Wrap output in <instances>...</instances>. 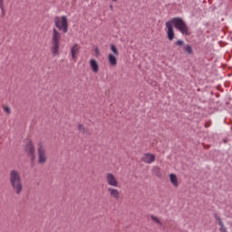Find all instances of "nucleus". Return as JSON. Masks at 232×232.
Returning a JSON list of instances; mask_svg holds the SVG:
<instances>
[{
    "label": "nucleus",
    "mask_w": 232,
    "mask_h": 232,
    "mask_svg": "<svg viewBox=\"0 0 232 232\" xmlns=\"http://www.w3.org/2000/svg\"><path fill=\"white\" fill-rule=\"evenodd\" d=\"M165 26L167 28V37L169 41H173L175 39V29L179 30L182 35H191L189 27L184 19L180 17H174L170 21L166 22ZM174 26V28H173Z\"/></svg>",
    "instance_id": "obj_1"
},
{
    "label": "nucleus",
    "mask_w": 232,
    "mask_h": 232,
    "mask_svg": "<svg viewBox=\"0 0 232 232\" xmlns=\"http://www.w3.org/2000/svg\"><path fill=\"white\" fill-rule=\"evenodd\" d=\"M9 183L15 195L23 193V178L21 172L16 169H12L9 173Z\"/></svg>",
    "instance_id": "obj_2"
},
{
    "label": "nucleus",
    "mask_w": 232,
    "mask_h": 232,
    "mask_svg": "<svg viewBox=\"0 0 232 232\" xmlns=\"http://www.w3.org/2000/svg\"><path fill=\"white\" fill-rule=\"evenodd\" d=\"M59 48H61V33H59L57 29H53L51 46V53H53V57H57V55H59Z\"/></svg>",
    "instance_id": "obj_3"
},
{
    "label": "nucleus",
    "mask_w": 232,
    "mask_h": 232,
    "mask_svg": "<svg viewBox=\"0 0 232 232\" xmlns=\"http://www.w3.org/2000/svg\"><path fill=\"white\" fill-rule=\"evenodd\" d=\"M54 24L58 30L63 34H68V17L66 16H56L54 18Z\"/></svg>",
    "instance_id": "obj_4"
},
{
    "label": "nucleus",
    "mask_w": 232,
    "mask_h": 232,
    "mask_svg": "<svg viewBox=\"0 0 232 232\" xmlns=\"http://www.w3.org/2000/svg\"><path fill=\"white\" fill-rule=\"evenodd\" d=\"M38 164H46L48 161V153L46 152V147L43 142H39L37 145Z\"/></svg>",
    "instance_id": "obj_5"
},
{
    "label": "nucleus",
    "mask_w": 232,
    "mask_h": 232,
    "mask_svg": "<svg viewBox=\"0 0 232 232\" xmlns=\"http://www.w3.org/2000/svg\"><path fill=\"white\" fill-rule=\"evenodd\" d=\"M111 50L112 53L108 55V61L110 66H116L117 65V57H119V50L115 44H111Z\"/></svg>",
    "instance_id": "obj_6"
},
{
    "label": "nucleus",
    "mask_w": 232,
    "mask_h": 232,
    "mask_svg": "<svg viewBox=\"0 0 232 232\" xmlns=\"http://www.w3.org/2000/svg\"><path fill=\"white\" fill-rule=\"evenodd\" d=\"M105 180L110 188H119V179H117L115 174L111 172L106 173Z\"/></svg>",
    "instance_id": "obj_7"
},
{
    "label": "nucleus",
    "mask_w": 232,
    "mask_h": 232,
    "mask_svg": "<svg viewBox=\"0 0 232 232\" xmlns=\"http://www.w3.org/2000/svg\"><path fill=\"white\" fill-rule=\"evenodd\" d=\"M25 153H27L32 162L35 160V147H34V143L32 142V140L27 141L25 146Z\"/></svg>",
    "instance_id": "obj_8"
},
{
    "label": "nucleus",
    "mask_w": 232,
    "mask_h": 232,
    "mask_svg": "<svg viewBox=\"0 0 232 232\" xmlns=\"http://www.w3.org/2000/svg\"><path fill=\"white\" fill-rule=\"evenodd\" d=\"M107 193L111 198H114V200H119L121 198V191L115 188V187L107 188Z\"/></svg>",
    "instance_id": "obj_9"
},
{
    "label": "nucleus",
    "mask_w": 232,
    "mask_h": 232,
    "mask_svg": "<svg viewBox=\"0 0 232 232\" xmlns=\"http://www.w3.org/2000/svg\"><path fill=\"white\" fill-rule=\"evenodd\" d=\"M155 156L152 153L147 152L144 153L141 160L142 162H144L145 164H153V162H155Z\"/></svg>",
    "instance_id": "obj_10"
},
{
    "label": "nucleus",
    "mask_w": 232,
    "mask_h": 232,
    "mask_svg": "<svg viewBox=\"0 0 232 232\" xmlns=\"http://www.w3.org/2000/svg\"><path fill=\"white\" fill-rule=\"evenodd\" d=\"M79 50H81V46H79V44H75L72 45V47L71 48V55L72 59H75L77 57Z\"/></svg>",
    "instance_id": "obj_11"
},
{
    "label": "nucleus",
    "mask_w": 232,
    "mask_h": 232,
    "mask_svg": "<svg viewBox=\"0 0 232 232\" xmlns=\"http://www.w3.org/2000/svg\"><path fill=\"white\" fill-rule=\"evenodd\" d=\"M90 66L94 73L99 72V63H97V60L91 59L90 60Z\"/></svg>",
    "instance_id": "obj_12"
},
{
    "label": "nucleus",
    "mask_w": 232,
    "mask_h": 232,
    "mask_svg": "<svg viewBox=\"0 0 232 232\" xmlns=\"http://www.w3.org/2000/svg\"><path fill=\"white\" fill-rule=\"evenodd\" d=\"M216 220H218V226H219V231L220 232H227V228H226V226H224V222L222 221V218H220V217L216 215Z\"/></svg>",
    "instance_id": "obj_13"
},
{
    "label": "nucleus",
    "mask_w": 232,
    "mask_h": 232,
    "mask_svg": "<svg viewBox=\"0 0 232 232\" xmlns=\"http://www.w3.org/2000/svg\"><path fill=\"white\" fill-rule=\"evenodd\" d=\"M169 180L171 184L174 186V188H179V178H177V175L170 174L169 175Z\"/></svg>",
    "instance_id": "obj_14"
},
{
    "label": "nucleus",
    "mask_w": 232,
    "mask_h": 232,
    "mask_svg": "<svg viewBox=\"0 0 232 232\" xmlns=\"http://www.w3.org/2000/svg\"><path fill=\"white\" fill-rule=\"evenodd\" d=\"M150 220H152L154 224H157V226H160V227H162L163 226L162 221H160V218H159L158 217L151 215Z\"/></svg>",
    "instance_id": "obj_15"
},
{
    "label": "nucleus",
    "mask_w": 232,
    "mask_h": 232,
    "mask_svg": "<svg viewBox=\"0 0 232 232\" xmlns=\"http://www.w3.org/2000/svg\"><path fill=\"white\" fill-rule=\"evenodd\" d=\"M184 50L187 53H188V55L193 54V47H191V45L188 44L184 47Z\"/></svg>",
    "instance_id": "obj_16"
},
{
    "label": "nucleus",
    "mask_w": 232,
    "mask_h": 232,
    "mask_svg": "<svg viewBox=\"0 0 232 232\" xmlns=\"http://www.w3.org/2000/svg\"><path fill=\"white\" fill-rule=\"evenodd\" d=\"M78 131H80V133H86V128H84V125L79 124L78 125Z\"/></svg>",
    "instance_id": "obj_17"
},
{
    "label": "nucleus",
    "mask_w": 232,
    "mask_h": 232,
    "mask_svg": "<svg viewBox=\"0 0 232 232\" xmlns=\"http://www.w3.org/2000/svg\"><path fill=\"white\" fill-rule=\"evenodd\" d=\"M4 111L7 113V115H10V113H12V109L10 106H4Z\"/></svg>",
    "instance_id": "obj_18"
},
{
    "label": "nucleus",
    "mask_w": 232,
    "mask_h": 232,
    "mask_svg": "<svg viewBox=\"0 0 232 232\" xmlns=\"http://www.w3.org/2000/svg\"><path fill=\"white\" fill-rule=\"evenodd\" d=\"M176 44H177V46H184V41H182V40H178V41L176 42Z\"/></svg>",
    "instance_id": "obj_19"
},
{
    "label": "nucleus",
    "mask_w": 232,
    "mask_h": 232,
    "mask_svg": "<svg viewBox=\"0 0 232 232\" xmlns=\"http://www.w3.org/2000/svg\"><path fill=\"white\" fill-rule=\"evenodd\" d=\"M5 6V0H0V8H3Z\"/></svg>",
    "instance_id": "obj_20"
},
{
    "label": "nucleus",
    "mask_w": 232,
    "mask_h": 232,
    "mask_svg": "<svg viewBox=\"0 0 232 232\" xmlns=\"http://www.w3.org/2000/svg\"><path fill=\"white\" fill-rule=\"evenodd\" d=\"M2 10V14L5 15V6H3V8H1Z\"/></svg>",
    "instance_id": "obj_21"
},
{
    "label": "nucleus",
    "mask_w": 232,
    "mask_h": 232,
    "mask_svg": "<svg viewBox=\"0 0 232 232\" xmlns=\"http://www.w3.org/2000/svg\"><path fill=\"white\" fill-rule=\"evenodd\" d=\"M95 53H97V55H99V48H95Z\"/></svg>",
    "instance_id": "obj_22"
},
{
    "label": "nucleus",
    "mask_w": 232,
    "mask_h": 232,
    "mask_svg": "<svg viewBox=\"0 0 232 232\" xmlns=\"http://www.w3.org/2000/svg\"><path fill=\"white\" fill-rule=\"evenodd\" d=\"M110 9L113 11V5H110Z\"/></svg>",
    "instance_id": "obj_23"
},
{
    "label": "nucleus",
    "mask_w": 232,
    "mask_h": 232,
    "mask_svg": "<svg viewBox=\"0 0 232 232\" xmlns=\"http://www.w3.org/2000/svg\"><path fill=\"white\" fill-rule=\"evenodd\" d=\"M113 1H117V0H113Z\"/></svg>",
    "instance_id": "obj_24"
}]
</instances>
